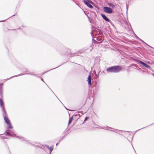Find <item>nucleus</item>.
Returning a JSON list of instances; mask_svg holds the SVG:
<instances>
[{"label":"nucleus","instance_id":"0eeeda50","mask_svg":"<svg viewBox=\"0 0 154 154\" xmlns=\"http://www.w3.org/2000/svg\"><path fill=\"white\" fill-rule=\"evenodd\" d=\"M84 2L88 7L90 8H93V6L90 4L86 0H84Z\"/></svg>","mask_w":154,"mask_h":154},{"label":"nucleus","instance_id":"39448f33","mask_svg":"<svg viewBox=\"0 0 154 154\" xmlns=\"http://www.w3.org/2000/svg\"><path fill=\"white\" fill-rule=\"evenodd\" d=\"M104 11L108 14H111L112 12V9L109 7H104L103 8Z\"/></svg>","mask_w":154,"mask_h":154},{"label":"nucleus","instance_id":"f3484780","mask_svg":"<svg viewBox=\"0 0 154 154\" xmlns=\"http://www.w3.org/2000/svg\"><path fill=\"white\" fill-rule=\"evenodd\" d=\"M73 119V116H72L69 118L68 123L69 125V124L72 122V121Z\"/></svg>","mask_w":154,"mask_h":154},{"label":"nucleus","instance_id":"4be33fe9","mask_svg":"<svg viewBox=\"0 0 154 154\" xmlns=\"http://www.w3.org/2000/svg\"><path fill=\"white\" fill-rule=\"evenodd\" d=\"M88 79H91V75H89L88 77Z\"/></svg>","mask_w":154,"mask_h":154},{"label":"nucleus","instance_id":"f8f14e48","mask_svg":"<svg viewBox=\"0 0 154 154\" xmlns=\"http://www.w3.org/2000/svg\"><path fill=\"white\" fill-rule=\"evenodd\" d=\"M136 37L137 38L138 40L139 41L141 42H142L143 44H144L145 45H146L150 47H151V46H149V45H148L143 40H142L140 38H139L136 35Z\"/></svg>","mask_w":154,"mask_h":154},{"label":"nucleus","instance_id":"7ed1b4c3","mask_svg":"<svg viewBox=\"0 0 154 154\" xmlns=\"http://www.w3.org/2000/svg\"><path fill=\"white\" fill-rule=\"evenodd\" d=\"M135 61L136 63L138 64H139L140 66L142 68H143V67H145L147 69H150V67L149 65L147 64L143 61L138 60H136Z\"/></svg>","mask_w":154,"mask_h":154},{"label":"nucleus","instance_id":"20e7f679","mask_svg":"<svg viewBox=\"0 0 154 154\" xmlns=\"http://www.w3.org/2000/svg\"><path fill=\"white\" fill-rule=\"evenodd\" d=\"M101 128L103 129L107 130L110 131H112L118 134H120L121 132V131L119 130L112 128L108 126L106 127H103Z\"/></svg>","mask_w":154,"mask_h":154},{"label":"nucleus","instance_id":"c85d7f7f","mask_svg":"<svg viewBox=\"0 0 154 154\" xmlns=\"http://www.w3.org/2000/svg\"><path fill=\"white\" fill-rule=\"evenodd\" d=\"M54 68V69H51V70H52V69H55V68Z\"/></svg>","mask_w":154,"mask_h":154},{"label":"nucleus","instance_id":"423d86ee","mask_svg":"<svg viewBox=\"0 0 154 154\" xmlns=\"http://www.w3.org/2000/svg\"><path fill=\"white\" fill-rule=\"evenodd\" d=\"M96 39L97 41H100V42H97V41H95V42H94V43H98L101 42L102 41L103 39V38L102 36H97L96 37Z\"/></svg>","mask_w":154,"mask_h":154},{"label":"nucleus","instance_id":"6e6552de","mask_svg":"<svg viewBox=\"0 0 154 154\" xmlns=\"http://www.w3.org/2000/svg\"><path fill=\"white\" fill-rule=\"evenodd\" d=\"M45 147H46L47 148H48V149H49L50 151V154H51V153L53 151V146H51V147H50L48 146L47 145H45Z\"/></svg>","mask_w":154,"mask_h":154},{"label":"nucleus","instance_id":"a878e982","mask_svg":"<svg viewBox=\"0 0 154 154\" xmlns=\"http://www.w3.org/2000/svg\"><path fill=\"white\" fill-rule=\"evenodd\" d=\"M41 80L43 82H45L42 79H41Z\"/></svg>","mask_w":154,"mask_h":154},{"label":"nucleus","instance_id":"6ab92c4d","mask_svg":"<svg viewBox=\"0 0 154 154\" xmlns=\"http://www.w3.org/2000/svg\"><path fill=\"white\" fill-rule=\"evenodd\" d=\"M88 84L90 85H91V79H88Z\"/></svg>","mask_w":154,"mask_h":154},{"label":"nucleus","instance_id":"9d476101","mask_svg":"<svg viewBox=\"0 0 154 154\" xmlns=\"http://www.w3.org/2000/svg\"><path fill=\"white\" fill-rule=\"evenodd\" d=\"M63 136H62V137H61V138L60 139V140L59 141V142L58 143H56V145L57 146L59 144V143L60 142L61 140H62L63 138H64L67 135V134H66V133H65V132H64L63 133Z\"/></svg>","mask_w":154,"mask_h":154},{"label":"nucleus","instance_id":"f257e3e1","mask_svg":"<svg viewBox=\"0 0 154 154\" xmlns=\"http://www.w3.org/2000/svg\"><path fill=\"white\" fill-rule=\"evenodd\" d=\"M122 68L120 66H112L107 68L106 71L108 72L118 73L121 71Z\"/></svg>","mask_w":154,"mask_h":154},{"label":"nucleus","instance_id":"dca6fc26","mask_svg":"<svg viewBox=\"0 0 154 154\" xmlns=\"http://www.w3.org/2000/svg\"><path fill=\"white\" fill-rule=\"evenodd\" d=\"M108 5L112 8H114L115 7V5L112 3H109L108 4Z\"/></svg>","mask_w":154,"mask_h":154},{"label":"nucleus","instance_id":"1a4fd4ad","mask_svg":"<svg viewBox=\"0 0 154 154\" xmlns=\"http://www.w3.org/2000/svg\"><path fill=\"white\" fill-rule=\"evenodd\" d=\"M101 16L106 21L109 22V20L107 18L106 16L104 14H101Z\"/></svg>","mask_w":154,"mask_h":154},{"label":"nucleus","instance_id":"393cba45","mask_svg":"<svg viewBox=\"0 0 154 154\" xmlns=\"http://www.w3.org/2000/svg\"><path fill=\"white\" fill-rule=\"evenodd\" d=\"M20 75H21L20 74H19L18 75H16V76H13V77H17V76H19Z\"/></svg>","mask_w":154,"mask_h":154},{"label":"nucleus","instance_id":"f03ea898","mask_svg":"<svg viewBox=\"0 0 154 154\" xmlns=\"http://www.w3.org/2000/svg\"><path fill=\"white\" fill-rule=\"evenodd\" d=\"M0 106L2 108V110L3 111V116H4V119L5 122L7 124H10V121L8 118L6 116V112L5 110L4 107V103L2 99L0 98Z\"/></svg>","mask_w":154,"mask_h":154},{"label":"nucleus","instance_id":"4468645a","mask_svg":"<svg viewBox=\"0 0 154 154\" xmlns=\"http://www.w3.org/2000/svg\"><path fill=\"white\" fill-rule=\"evenodd\" d=\"M3 84L0 83V95L1 97H2V85Z\"/></svg>","mask_w":154,"mask_h":154},{"label":"nucleus","instance_id":"bb28decb","mask_svg":"<svg viewBox=\"0 0 154 154\" xmlns=\"http://www.w3.org/2000/svg\"><path fill=\"white\" fill-rule=\"evenodd\" d=\"M131 31L132 32V33H134V32L133 31V30H132V29H131Z\"/></svg>","mask_w":154,"mask_h":154},{"label":"nucleus","instance_id":"a211bd4d","mask_svg":"<svg viewBox=\"0 0 154 154\" xmlns=\"http://www.w3.org/2000/svg\"><path fill=\"white\" fill-rule=\"evenodd\" d=\"M16 137L17 138H19V139H22L23 140H25V138H24L22 137H20L17 136H16Z\"/></svg>","mask_w":154,"mask_h":154},{"label":"nucleus","instance_id":"c756f323","mask_svg":"<svg viewBox=\"0 0 154 154\" xmlns=\"http://www.w3.org/2000/svg\"><path fill=\"white\" fill-rule=\"evenodd\" d=\"M75 3H76V5H77V3H76L75 2Z\"/></svg>","mask_w":154,"mask_h":154},{"label":"nucleus","instance_id":"cd10ccee","mask_svg":"<svg viewBox=\"0 0 154 154\" xmlns=\"http://www.w3.org/2000/svg\"><path fill=\"white\" fill-rule=\"evenodd\" d=\"M104 72V71H103L102 72H101V73H103Z\"/></svg>","mask_w":154,"mask_h":154},{"label":"nucleus","instance_id":"b1692460","mask_svg":"<svg viewBox=\"0 0 154 154\" xmlns=\"http://www.w3.org/2000/svg\"><path fill=\"white\" fill-rule=\"evenodd\" d=\"M88 119V117H86L85 118V119L84 121H86Z\"/></svg>","mask_w":154,"mask_h":154},{"label":"nucleus","instance_id":"aec40b11","mask_svg":"<svg viewBox=\"0 0 154 154\" xmlns=\"http://www.w3.org/2000/svg\"><path fill=\"white\" fill-rule=\"evenodd\" d=\"M8 125H9V128H12V126L11 125V123H10V124H8Z\"/></svg>","mask_w":154,"mask_h":154},{"label":"nucleus","instance_id":"2eb2a0df","mask_svg":"<svg viewBox=\"0 0 154 154\" xmlns=\"http://www.w3.org/2000/svg\"><path fill=\"white\" fill-rule=\"evenodd\" d=\"M5 133H6V135H8V136H11L12 137H15L16 136V134H11L10 133L6 131Z\"/></svg>","mask_w":154,"mask_h":154},{"label":"nucleus","instance_id":"2f4dec72","mask_svg":"<svg viewBox=\"0 0 154 154\" xmlns=\"http://www.w3.org/2000/svg\"><path fill=\"white\" fill-rule=\"evenodd\" d=\"M59 67V66H57V67ZM56 68H57V67H56Z\"/></svg>","mask_w":154,"mask_h":154},{"label":"nucleus","instance_id":"ddd939ff","mask_svg":"<svg viewBox=\"0 0 154 154\" xmlns=\"http://www.w3.org/2000/svg\"><path fill=\"white\" fill-rule=\"evenodd\" d=\"M136 37L137 38L138 40L139 41L141 42H142L143 44H144L145 45H146L150 47H151V46H149V45H148L143 40H142L140 38H139L136 35Z\"/></svg>","mask_w":154,"mask_h":154},{"label":"nucleus","instance_id":"412c9836","mask_svg":"<svg viewBox=\"0 0 154 154\" xmlns=\"http://www.w3.org/2000/svg\"><path fill=\"white\" fill-rule=\"evenodd\" d=\"M26 74H29V75H35V74H33L32 73H27Z\"/></svg>","mask_w":154,"mask_h":154},{"label":"nucleus","instance_id":"7c9ffc66","mask_svg":"<svg viewBox=\"0 0 154 154\" xmlns=\"http://www.w3.org/2000/svg\"><path fill=\"white\" fill-rule=\"evenodd\" d=\"M59 67V66H57V67ZM56 68H57V67H56Z\"/></svg>","mask_w":154,"mask_h":154},{"label":"nucleus","instance_id":"9b49d317","mask_svg":"<svg viewBox=\"0 0 154 154\" xmlns=\"http://www.w3.org/2000/svg\"><path fill=\"white\" fill-rule=\"evenodd\" d=\"M98 69V74H96V72H95V70L94 71V73L95 74L96 76V78H98L99 76V73L100 72V71H101L100 70V67H99Z\"/></svg>","mask_w":154,"mask_h":154},{"label":"nucleus","instance_id":"5701e85b","mask_svg":"<svg viewBox=\"0 0 154 154\" xmlns=\"http://www.w3.org/2000/svg\"><path fill=\"white\" fill-rule=\"evenodd\" d=\"M131 66H135L136 67H137L136 65L135 64H132Z\"/></svg>","mask_w":154,"mask_h":154}]
</instances>
